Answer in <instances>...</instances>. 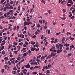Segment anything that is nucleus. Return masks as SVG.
<instances>
[{
  "label": "nucleus",
  "mask_w": 75,
  "mask_h": 75,
  "mask_svg": "<svg viewBox=\"0 0 75 75\" xmlns=\"http://www.w3.org/2000/svg\"><path fill=\"white\" fill-rule=\"evenodd\" d=\"M28 52L29 54H31V50H28Z\"/></svg>",
  "instance_id": "49530a36"
},
{
  "label": "nucleus",
  "mask_w": 75,
  "mask_h": 75,
  "mask_svg": "<svg viewBox=\"0 0 75 75\" xmlns=\"http://www.w3.org/2000/svg\"><path fill=\"white\" fill-rule=\"evenodd\" d=\"M35 24H33V26H31V28H33V27H34V26H35Z\"/></svg>",
  "instance_id": "ea45409f"
},
{
  "label": "nucleus",
  "mask_w": 75,
  "mask_h": 75,
  "mask_svg": "<svg viewBox=\"0 0 75 75\" xmlns=\"http://www.w3.org/2000/svg\"><path fill=\"white\" fill-rule=\"evenodd\" d=\"M65 38L64 37H63V38H62V43H64L65 42Z\"/></svg>",
  "instance_id": "0eeeda50"
},
{
  "label": "nucleus",
  "mask_w": 75,
  "mask_h": 75,
  "mask_svg": "<svg viewBox=\"0 0 75 75\" xmlns=\"http://www.w3.org/2000/svg\"><path fill=\"white\" fill-rule=\"evenodd\" d=\"M30 48H32L31 49V50L32 51H34L36 49V48L33 47H30Z\"/></svg>",
  "instance_id": "6e6552de"
},
{
  "label": "nucleus",
  "mask_w": 75,
  "mask_h": 75,
  "mask_svg": "<svg viewBox=\"0 0 75 75\" xmlns=\"http://www.w3.org/2000/svg\"><path fill=\"white\" fill-rule=\"evenodd\" d=\"M47 11L48 12L49 14H51V13L52 12L51 10H48Z\"/></svg>",
  "instance_id": "4468645a"
},
{
  "label": "nucleus",
  "mask_w": 75,
  "mask_h": 75,
  "mask_svg": "<svg viewBox=\"0 0 75 75\" xmlns=\"http://www.w3.org/2000/svg\"><path fill=\"white\" fill-rule=\"evenodd\" d=\"M9 3L11 4H13V1L10 2Z\"/></svg>",
  "instance_id": "a18cd8bd"
},
{
  "label": "nucleus",
  "mask_w": 75,
  "mask_h": 75,
  "mask_svg": "<svg viewBox=\"0 0 75 75\" xmlns=\"http://www.w3.org/2000/svg\"><path fill=\"white\" fill-rule=\"evenodd\" d=\"M26 68H30V66L29 64V63H28V64L25 66Z\"/></svg>",
  "instance_id": "423d86ee"
},
{
  "label": "nucleus",
  "mask_w": 75,
  "mask_h": 75,
  "mask_svg": "<svg viewBox=\"0 0 75 75\" xmlns=\"http://www.w3.org/2000/svg\"><path fill=\"white\" fill-rule=\"evenodd\" d=\"M4 72V69H2L1 70V73H3Z\"/></svg>",
  "instance_id": "412c9836"
},
{
  "label": "nucleus",
  "mask_w": 75,
  "mask_h": 75,
  "mask_svg": "<svg viewBox=\"0 0 75 75\" xmlns=\"http://www.w3.org/2000/svg\"><path fill=\"white\" fill-rule=\"evenodd\" d=\"M23 42H21L18 44L19 45H23Z\"/></svg>",
  "instance_id": "473e14b6"
},
{
  "label": "nucleus",
  "mask_w": 75,
  "mask_h": 75,
  "mask_svg": "<svg viewBox=\"0 0 75 75\" xmlns=\"http://www.w3.org/2000/svg\"><path fill=\"white\" fill-rule=\"evenodd\" d=\"M37 27L38 28H40V25L39 24H38L37 25Z\"/></svg>",
  "instance_id": "e433bc0d"
},
{
  "label": "nucleus",
  "mask_w": 75,
  "mask_h": 75,
  "mask_svg": "<svg viewBox=\"0 0 75 75\" xmlns=\"http://www.w3.org/2000/svg\"><path fill=\"white\" fill-rule=\"evenodd\" d=\"M4 0H2L1 1V2H0V4H2V3H3V2H4Z\"/></svg>",
  "instance_id": "f704fd0d"
},
{
  "label": "nucleus",
  "mask_w": 75,
  "mask_h": 75,
  "mask_svg": "<svg viewBox=\"0 0 75 75\" xmlns=\"http://www.w3.org/2000/svg\"><path fill=\"white\" fill-rule=\"evenodd\" d=\"M17 47L18 48L17 51H20V48H21V47L20 46H18Z\"/></svg>",
  "instance_id": "9b49d317"
},
{
  "label": "nucleus",
  "mask_w": 75,
  "mask_h": 75,
  "mask_svg": "<svg viewBox=\"0 0 75 75\" xmlns=\"http://www.w3.org/2000/svg\"><path fill=\"white\" fill-rule=\"evenodd\" d=\"M8 64L9 65H11V63L9 61H8Z\"/></svg>",
  "instance_id": "774afa93"
},
{
  "label": "nucleus",
  "mask_w": 75,
  "mask_h": 75,
  "mask_svg": "<svg viewBox=\"0 0 75 75\" xmlns=\"http://www.w3.org/2000/svg\"><path fill=\"white\" fill-rule=\"evenodd\" d=\"M45 59V57L43 56H42L41 58V60L44 59Z\"/></svg>",
  "instance_id": "2eb2a0df"
},
{
  "label": "nucleus",
  "mask_w": 75,
  "mask_h": 75,
  "mask_svg": "<svg viewBox=\"0 0 75 75\" xmlns=\"http://www.w3.org/2000/svg\"><path fill=\"white\" fill-rule=\"evenodd\" d=\"M5 43H6V42H4L3 43H2L1 44V46H2V45H4V44H5Z\"/></svg>",
  "instance_id": "7c9ffc66"
},
{
  "label": "nucleus",
  "mask_w": 75,
  "mask_h": 75,
  "mask_svg": "<svg viewBox=\"0 0 75 75\" xmlns=\"http://www.w3.org/2000/svg\"><path fill=\"white\" fill-rule=\"evenodd\" d=\"M50 51H52V53H54V52L55 53L56 52H57V50H52V49H50Z\"/></svg>",
  "instance_id": "f03ea898"
},
{
  "label": "nucleus",
  "mask_w": 75,
  "mask_h": 75,
  "mask_svg": "<svg viewBox=\"0 0 75 75\" xmlns=\"http://www.w3.org/2000/svg\"><path fill=\"white\" fill-rule=\"evenodd\" d=\"M51 49H52V50H55V47L52 46V48H51Z\"/></svg>",
  "instance_id": "c9c22d12"
},
{
  "label": "nucleus",
  "mask_w": 75,
  "mask_h": 75,
  "mask_svg": "<svg viewBox=\"0 0 75 75\" xmlns=\"http://www.w3.org/2000/svg\"><path fill=\"white\" fill-rule=\"evenodd\" d=\"M14 60H13V61H12L11 62V63L12 64H14V65H15V63H14Z\"/></svg>",
  "instance_id": "393cba45"
},
{
  "label": "nucleus",
  "mask_w": 75,
  "mask_h": 75,
  "mask_svg": "<svg viewBox=\"0 0 75 75\" xmlns=\"http://www.w3.org/2000/svg\"><path fill=\"white\" fill-rule=\"evenodd\" d=\"M39 34V33H38V32L37 31L35 32V35H37V34Z\"/></svg>",
  "instance_id": "2f4dec72"
},
{
  "label": "nucleus",
  "mask_w": 75,
  "mask_h": 75,
  "mask_svg": "<svg viewBox=\"0 0 75 75\" xmlns=\"http://www.w3.org/2000/svg\"><path fill=\"white\" fill-rule=\"evenodd\" d=\"M1 18H4V16H1L0 17Z\"/></svg>",
  "instance_id": "603ef678"
},
{
  "label": "nucleus",
  "mask_w": 75,
  "mask_h": 75,
  "mask_svg": "<svg viewBox=\"0 0 75 75\" xmlns=\"http://www.w3.org/2000/svg\"><path fill=\"white\" fill-rule=\"evenodd\" d=\"M51 55L52 57H55V55H56V53H52L51 54Z\"/></svg>",
  "instance_id": "9d476101"
},
{
  "label": "nucleus",
  "mask_w": 75,
  "mask_h": 75,
  "mask_svg": "<svg viewBox=\"0 0 75 75\" xmlns=\"http://www.w3.org/2000/svg\"><path fill=\"white\" fill-rule=\"evenodd\" d=\"M70 47H71V48H74V45H71V46H70Z\"/></svg>",
  "instance_id": "37998d69"
},
{
  "label": "nucleus",
  "mask_w": 75,
  "mask_h": 75,
  "mask_svg": "<svg viewBox=\"0 0 75 75\" xmlns=\"http://www.w3.org/2000/svg\"><path fill=\"white\" fill-rule=\"evenodd\" d=\"M35 62V60H33L32 62L30 63V65H34Z\"/></svg>",
  "instance_id": "f8f14e48"
},
{
  "label": "nucleus",
  "mask_w": 75,
  "mask_h": 75,
  "mask_svg": "<svg viewBox=\"0 0 75 75\" xmlns=\"http://www.w3.org/2000/svg\"><path fill=\"white\" fill-rule=\"evenodd\" d=\"M63 11L64 13H65V12H66V9H63Z\"/></svg>",
  "instance_id": "6e6d98bb"
},
{
  "label": "nucleus",
  "mask_w": 75,
  "mask_h": 75,
  "mask_svg": "<svg viewBox=\"0 0 75 75\" xmlns=\"http://www.w3.org/2000/svg\"><path fill=\"white\" fill-rule=\"evenodd\" d=\"M75 9H74L72 11V13L73 14H74V13H75Z\"/></svg>",
  "instance_id": "79ce46f5"
},
{
  "label": "nucleus",
  "mask_w": 75,
  "mask_h": 75,
  "mask_svg": "<svg viewBox=\"0 0 75 75\" xmlns=\"http://www.w3.org/2000/svg\"><path fill=\"white\" fill-rule=\"evenodd\" d=\"M68 55L69 57H70V56H71V55H72V54L71 53H70V54H68Z\"/></svg>",
  "instance_id": "58836bf2"
},
{
  "label": "nucleus",
  "mask_w": 75,
  "mask_h": 75,
  "mask_svg": "<svg viewBox=\"0 0 75 75\" xmlns=\"http://www.w3.org/2000/svg\"><path fill=\"white\" fill-rule=\"evenodd\" d=\"M22 37L21 38L23 39V38H24V35H22Z\"/></svg>",
  "instance_id": "052dcab7"
},
{
  "label": "nucleus",
  "mask_w": 75,
  "mask_h": 75,
  "mask_svg": "<svg viewBox=\"0 0 75 75\" xmlns=\"http://www.w3.org/2000/svg\"><path fill=\"white\" fill-rule=\"evenodd\" d=\"M60 18H61V19L62 20H65V19H66V18H65V17L61 18V17H60Z\"/></svg>",
  "instance_id": "dca6fc26"
},
{
  "label": "nucleus",
  "mask_w": 75,
  "mask_h": 75,
  "mask_svg": "<svg viewBox=\"0 0 75 75\" xmlns=\"http://www.w3.org/2000/svg\"><path fill=\"white\" fill-rule=\"evenodd\" d=\"M26 49V48L25 47L23 48L22 50H21V52H22V51H24V50H25Z\"/></svg>",
  "instance_id": "c756f323"
},
{
  "label": "nucleus",
  "mask_w": 75,
  "mask_h": 75,
  "mask_svg": "<svg viewBox=\"0 0 75 75\" xmlns=\"http://www.w3.org/2000/svg\"><path fill=\"white\" fill-rule=\"evenodd\" d=\"M4 48V46H3L1 47V50H3Z\"/></svg>",
  "instance_id": "13d9d810"
},
{
  "label": "nucleus",
  "mask_w": 75,
  "mask_h": 75,
  "mask_svg": "<svg viewBox=\"0 0 75 75\" xmlns=\"http://www.w3.org/2000/svg\"><path fill=\"white\" fill-rule=\"evenodd\" d=\"M12 29L13 30H16V26H15L14 28H13Z\"/></svg>",
  "instance_id": "c85d7f7f"
},
{
  "label": "nucleus",
  "mask_w": 75,
  "mask_h": 75,
  "mask_svg": "<svg viewBox=\"0 0 75 75\" xmlns=\"http://www.w3.org/2000/svg\"><path fill=\"white\" fill-rule=\"evenodd\" d=\"M4 59L5 61H7V60H8V58L7 57H6L4 58Z\"/></svg>",
  "instance_id": "f3484780"
},
{
  "label": "nucleus",
  "mask_w": 75,
  "mask_h": 75,
  "mask_svg": "<svg viewBox=\"0 0 75 75\" xmlns=\"http://www.w3.org/2000/svg\"><path fill=\"white\" fill-rule=\"evenodd\" d=\"M39 22L40 23V24H42V20H40Z\"/></svg>",
  "instance_id": "4c0bfd02"
},
{
  "label": "nucleus",
  "mask_w": 75,
  "mask_h": 75,
  "mask_svg": "<svg viewBox=\"0 0 75 75\" xmlns=\"http://www.w3.org/2000/svg\"><path fill=\"white\" fill-rule=\"evenodd\" d=\"M4 17H7V14H6V13H5L4 14Z\"/></svg>",
  "instance_id": "bf43d9fd"
},
{
  "label": "nucleus",
  "mask_w": 75,
  "mask_h": 75,
  "mask_svg": "<svg viewBox=\"0 0 75 75\" xmlns=\"http://www.w3.org/2000/svg\"><path fill=\"white\" fill-rule=\"evenodd\" d=\"M52 56H51V55H49L48 56V57L47 58V59H48V58H51L52 57Z\"/></svg>",
  "instance_id": "b1692460"
},
{
  "label": "nucleus",
  "mask_w": 75,
  "mask_h": 75,
  "mask_svg": "<svg viewBox=\"0 0 75 75\" xmlns=\"http://www.w3.org/2000/svg\"><path fill=\"white\" fill-rule=\"evenodd\" d=\"M58 39H56L54 40V41H55V42H57V41H58Z\"/></svg>",
  "instance_id": "864d4df0"
},
{
  "label": "nucleus",
  "mask_w": 75,
  "mask_h": 75,
  "mask_svg": "<svg viewBox=\"0 0 75 75\" xmlns=\"http://www.w3.org/2000/svg\"><path fill=\"white\" fill-rule=\"evenodd\" d=\"M10 14V12H8L6 13V15L7 16H8V15H9Z\"/></svg>",
  "instance_id": "09e8293b"
},
{
  "label": "nucleus",
  "mask_w": 75,
  "mask_h": 75,
  "mask_svg": "<svg viewBox=\"0 0 75 75\" xmlns=\"http://www.w3.org/2000/svg\"><path fill=\"white\" fill-rule=\"evenodd\" d=\"M68 3H70L71 4H73V2L72 0H68Z\"/></svg>",
  "instance_id": "7ed1b4c3"
},
{
  "label": "nucleus",
  "mask_w": 75,
  "mask_h": 75,
  "mask_svg": "<svg viewBox=\"0 0 75 75\" xmlns=\"http://www.w3.org/2000/svg\"><path fill=\"white\" fill-rule=\"evenodd\" d=\"M28 54V52H26V53H24L23 54V56H26V55Z\"/></svg>",
  "instance_id": "ddd939ff"
},
{
  "label": "nucleus",
  "mask_w": 75,
  "mask_h": 75,
  "mask_svg": "<svg viewBox=\"0 0 75 75\" xmlns=\"http://www.w3.org/2000/svg\"><path fill=\"white\" fill-rule=\"evenodd\" d=\"M16 71H12V74H16Z\"/></svg>",
  "instance_id": "4be33fe9"
},
{
  "label": "nucleus",
  "mask_w": 75,
  "mask_h": 75,
  "mask_svg": "<svg viewBox=\"0 0 75 75\" xmlns=\"http://www.w3.org/2000/svg\"><path fill=\"white\" fill-rule=\"evenodd\" d=\"M25 44L26 45H28V42H27V41H25Z\"/></svg>",
  "instance_id": "a878e982"
},
{
  "label": "nucleus",
  "mask_w": 75,
  "mask_h": 75,
  "mask_svg": "<svg viewBox=\"0 0 75 75\" xmlns=\"http://www.w3.org/2000/svg\"><path fill=\"white\" fill-rule=\"evenodd\" d=\"M31 23V22H28L27 21L25 22L24 23V26H25L26 25H29V24H30Z\"/></svg>",
  "instance_id": "f257e3e1"
},
{
  "label": "nucleus",
  "mask_w": 75,
  "mask_h": 75,
  "mask_svg": "<svg viewBox=\"0 0 75 75\" xmlns=\"http://www.w3.org/2000/svg\"><path fill=\"white\" fill-rule=\"evenodd\" d=\"M32 74L33 75H35V74H37V72H33Z\"/></svg>",
  "instance_id": "cd10ccee"
},
{
  "label": "nucleus",
  "mask_w": 75,
  "mask_h": 75,
  "mask_svg": "<svg viewBox=\"0 0 75 75\" xmlns=\"http://www.w3.org/2000/svg\"><path fill=\"white\" fill-rule=\"evenodd\" d=\"M35 68L36 69L38 68H39V67H38V66H35Z\"/></svg>",
  "instance_id": "de8ad7c7"
},
{
  "label": "nucleus",
  "mask_w": 75,
  "mask_h": 75,
  "mask_svg": "<svg viewBox=\"0 0 75 75\" xmlns=\"http://www.w3.org/2000/svg\"><path fill=\"white\" fill-rule=\"evenodd\" d=\"M46 72H47V73H50V70H47V71H46Z\"/></svg>",
  "instance_id": "e2e57ef3"
},
{
  "label": "nucleus",
  "mask_w": 75,
  "mask_h": 75,
  "mask_svg": "<svg viewBox=\"0 0 75 75\" xmlns=\"http://www.w3.org/2000/svg\"><path fill=\"white\" fill-rule=\"evenodd\" d=\"M51 65L50 64L48 65V67H49V68H51Z\"/></svg>",
  "instance_id": "4d7b16f0"
},
{
  "label": "nucleus",
  "mask_w": 75,
  "mask_h": 75,
  "mask_svg": "<svg viewBox=\"0 0 75 75\" xmlns=\"http://www.w3.org/2000/svg\"><path fill=\"white\" fill-rule=\"evenodd\" d=\"M59 47H62L64 46V45H62V44H59Z\"/></svg>",
  "instance_id": "8fccbe9b"
},
{
  "label": "nucleus",
  "mask_w": 75,
  "mask_h": 75,
  "mask_svg": "<svg viewBox=\"0 0 75 75\" xmlns=\"http://www.w3.org/2000/svg\"><path fill=\"white\" fill-rule=\"evenodd\" d=\"M39 50H40L39 48L36 49H35V51H36V52H37V51H39Z\"/></svg>",
  "instance_id": "72a5a7b5"
},
{
  "label": "nucleus",
  "mask_w": 75,
  "mask_h": 75,
  "mask_svg": "<svg viewBox=\"0 0 75 75\" xmlns=\"http://www.w3.org/2000/svg\"><path fill=\"white\" fill-rule=\"evenodd\" d=\"M69 47H66V50H69Z\"/></svg>",
  "instance_id": "338daca9"
},
{
  "label": "nucleus",
  "mask_w": 75,
  "mask_h": 75,
  "mask_svg": "<svg viewBox=\"0 0 75 75\" xmlns=\"http://www.w3.org/2000/svg\"><path fill=\"white\" fill-rule=\"evenodd\" d=\"M18 51H13L14 53H17V52H18Z\"/></svg>",
  "instance_id": "69168bd1"
},
{
  "label": "nucleus",
  "mask_w": 75,
  "mask_h": 75,
  "mask_svg": "<svg viewBox=\"0 0 75 75\" xmlns=\"http://www.w3.org/2000/svg\"><path fill=\"white\" fill-rule=\"evenodd\" d=\"M41 39H43L44 38V35H42V37L40 38Z\"/></svg>",
  "instance_id": "a19ab883"
},
{
  "label": "nucleus",
  "mask_w": 75,
  "mask_h": 75,
  "mask_svg": "<svg viewBox=\"0 0 75 75\" xmlns=\"http://www.w3.org/2000/svg\"><path fill=\"white\" fill-rule=\"evenodd\" d=\"M27 70L26 69H24L23 70V73L24 74H27Z\"/></svg>",
  "instance_id": "20e7f679"
},
{
  "label": "nucleus",
  "mask_w": 75,
  "mask_h": 75,
  "mask_svg": "<svg viewBox=\"0 0 75 75\" xmlns=\"http://www.w3.org/2000/svg\"><path fill=\"white\" fill-rule=\"evenodd\" d=\"M13 70H14L15 71H17V68L16 67H15L13 68Z\"/></svg>",
  "instance_id": "aec40b11"
},
{
  "label": "nucleus",
  "mask_w": 75,
  "mask_h": 75,
  "mask_svg": "<svg viewBox=\"0 0 75 75\" xmlns=\"http://www.w3.org/2000/svg\"><path fill=\"white\" fill-rule=\"evenodd\" d=\"M36 37V36L35 35H34L32 37L33 38H35Z\"/></svg>",
  "instance_id": "3c124183"
},
{
  "label": "nucleus",
  "mask_w": 75,
  "mask_h": 75,
  "mask_svg": "<svg viewBox=\"0 0 75 75\" xmlns=\"http://www.w3.org/2000/svg\"><path fill=\"white\" fill-rule=\"evenodd\" d=\"M63 52H64L65 53H67V51L65 50H64L63 51Z\"/></svg>",
  "instance_id": "5fc2aeb1"
},
{
  "label": "nucleus",
  "mask_w": 75,
  "mask_h": 75,
  "mask_svg": "<svg viewBox=\"0 0 75 75\" xmlns=\"http://www.w3.org/2000/svg\"><path fill=\"white\" fill-rule=\"evenodd\" d=\"M56 51L57 54H59V53H60V52H62V50L60 49L59 50V49H58Z\"/></svg>",
  "instance_id": "39448f33"
},
{
  "label": "nucleus",
  "mask_w": 75,
  "mask_h": 75,
  "mask_svg": "<svg viewBox=\"0 0 75 75\" xmlns=\"http://www.w3.org/2000/svg\"><path fill=\"white\" fill-rule=\"evenodd\" d=\"M70 40H71L72 41H73L74 40V38H71Z\"/></svg>",
  "instance_id": "0e129e2a"
},
{
  "label": "nucleus",
  "mask_w": 75,
  "mask_h": 75,
  "mask_svg": "<svg viewBox=\"0 0 75 75\" xmlns=\"http://www.w3.org/2000/svg\"><path fill=\"white\" fill-rule=\"evenodd\" d=\"M41 55H40L37 57V58L38 59V58H41Z\"/></svg>",
  "instance_id": "bb28decb"
},
{
  "label": "nucleus",
  "mask_w": 75,
  "mask_h": 75,
  "mask_svg": "<svg viewBox=\"0 0 75 75\" xmlns=\"http://www.w3.org/2000/svg\"><path fill=\"white\" fill-rule=\"evenodd\" d=\"M45 68L46 69H48V66H45Z\"/></svg>",
  "instance_id": "680f3d73"
},
{
  "label": "nucleus",
  "mask_w": 75,
  "mask_h": 75,
  "mask_svg": "<svg viewBox=\"0 0 75 75\" xmlns=\"http://www.w3.org/2000/svg\"><path fill=\"white\" fill-rule=\"evenodd\" d=\"M5 6H10V4L9 3L6 4L5 5Z\"/></svg>",
  "instance_id": "a211bd4d"
},
{
  "label": "nucleus",
  "mask_w": 75,
  "mask_h": 75,
  "mask_svg": "<svg viewBox=\"0 0 75 75\" xmlns=\"http://www.w3.org/2000/svg\"><path fill=\"white\" fill-rule=\"evenodd\" d=\"M67 5L68 7H71V4H67Z\"/></svg>",
  "instance_id": "5701e85b"
},
{
  "label": "nucleus",
  "mask_w": 75,
  "mask_h": 75,
  "mask_svg": "<svg viewBox=\"0 0 75 75\" xmlns=\"http://www.w3.org/2000/svg\"><path fill=\"white\" fill-rule=\"evenodd\" d=\"M4 67H5V69H6V68H6L8 67V66H7V65H5Z\"/></svg>",
  "instance_id": "c03bdc74"
},
{
  "label": "nucleus",
  "mask_w": 75,
  "mask_h": 75,
  "mask_svg": "<svg viewBox=\"0 0 75 75\" xmlns=\"http://www.w3.org/2000/svg\"><path fill=\"white\" fill-rule=\"evenodd\" d=\"M39 45H38V44H36L35 45V47H36L37 48H38L39 47Z\"/></svg>",
  "instance_id": "6ab92c4d"
},
{
  "label": "nucleus",
  "mask_w": 75,
  "mask_h": 75,
  "mask_svg": "<svg viewBox=\"0 0 75 75\" xmlns=\"http://www.w3.org/2000/svg\"><path fill=\"white\" fill-rule=\"evenodd\" d=\"M69 45H70L69 44L67 43H66L64 45V46L66 47H68L69 46Z\"/></svg>",
  "instance_id": "1a4fd4ad"
}]
</instances>
